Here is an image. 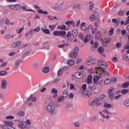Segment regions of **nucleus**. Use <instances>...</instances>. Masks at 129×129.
<instances>
[{
  "label": "nucleus",
  "instance_id": "f257e3e1",
  "mask_svg": "<svg viewBox=\"0 0 129 129\" xmlns=\"http://www.w3.org/2000/svg\"><path fill=\"white\" fill-rule=\"evenodd\" d=\"M46 110L47 112L50 113L51 115H56L57 114V109L53 105V103H50L49 105H48Z\"/></svg>",
  "mask_w": 129,
  "mask_h": 129
},
{
  "label": "nucleus",
  "instance_id": "f03ea898",
  "mask_svg": "<svg viewBox=\"0 0 129 129\" xmlns=\"http://www.w3.org/2000/svg\"><path fill=\"white\" fill-rule=\"evenodd\" d=\"M14 122L11 121H4V125L2 126L3 129H16L13 126Z\"/></svg>",
  "mask_w": 129,
  "mask_h": 129
},
{
  "label": "nucleus",
  "instance_id": "7ed1b4c3",
  "mask_svg": "<svg viewBox=\"0 0 129 129\" xmlns=\"http://www.w3.org/2000/svg\"><path fill=\"white\" fill-rule=\"evenodd\" d=\"M97 64L98 65V70L100 69V70H102L103 71L104 69H106V68H108V64L105 61L98 60Z\"/></svg>",
  "mask_w": 129,
  "mask_h": 129
},
{
  "label": "nucleus",
  "instance_id": "20e7f679",
  "mask_svg": "<svg viewBox=\"0 0 129 129\" xmlns=\"http://www.w3.org/2000/svg\"><path fill=\"white\" fill-rule=\"evenodd\" d=\"M18 127H19L20 129L30 128V127L28 126L26 121H21L18 123Z\"/></svg>",
  "mask_w": 129,
  "mask_h": 129
},
{
  "label": "nucleus",
  "instance_id": "39448f33",
  "mask_svg": "<svg viewBox=\"0 0 129 129\" xmlns=\"http://www.w3.org/2000/svg\"><path fill=\"white\" fill-rule=\"evenodd\" d=\"M107 92L109 94V98L111 100L113 99L114 97V89L111 87L108 89Z\"/></svg>",
  "mask_w": 129,
  "mask_h": 129
},
{
  "label": "nucleus",
  "instance_id": "423d86ee",
  "mask_svg": "<svg viewBox=\"0 0 129 129\" xmlns=\"http://www.w3.org/2000/svg\"><path fill=\"white\" fill-rule=\"evenodd\" d=\"M9 7L11 8L12 10H14V11H20V10H21L22 9V6L20 4L9 5Z\"/></svg>",
  "mask_w": 129,
  "mask_h": 129
},
{
  "label": "nucleus",
  "instance_id": "0eeeda50",
  "mask_svg": "<svg viewBox=\"0 0 129 129\" xmlns=\"http://www.w3.org/2000/svg\"><path fill=\"white\" fill-rule=\"evenodd\" d=\"M92 100H93V102L96 106H99L100 105H101V103L99 102V98L98 97H93L92 98Z\"/></svg>",
  "mask_w": 129,
  "mask_h": 129
},
{
  "label": "nucleus",
  "instance_id": "6e6552de",
  "mask_svg": "<svg viewBox=\"0 0 129 129\" xmlns=\"http://www.w3.org/2000/svg\"><path fill=\"white\" fill-rule=\"evenodd\" d=\"M8 87V81L6 80H2L1 81V88L2 89H6Z\"/></svg>",
  "mask_w": 129,
  "mask_h": 129
},
{
  "label": "nucleus",
  "instance_id": "1a4fd4ad",
  "mask_svg": "<svg viewBox=\"0 0 129 129\" xmlns=\"http://www.w3.org/2000/svg\"><path fill=\"white\" fill-rule=\"evenodd\" d=\"M35 9H38L37 10V12L39 14H42L43 15H48V12L47 11H43V10H42V9H41V8L37 6V5H35Z\"/></svg>",
  "mask_w": 129,
  "mask_h": 129
},
{
  "label": "nucleus",
  "instance_id": "9d476101",
  "mask_svg": "<svg viewBox=\"0 0 129 129\" xmlns=\"http://www.w3.org/2000/svg\"><path fill=\"white\" fill-rule=\"evenodd\" d=\"M98 13L96 11L94 12V14L92 15L90 17V20L92 22H94V21L96 19V18H98Z\"/></svg>",
  "mask_w": 129,
  "mask_h": 129
},
{
  "label": "nucleus",
  "instance_id": "9b49d317",
  "mask_svg": "<svg viewBox=\"0 0 129 129\" xmlns=\"http://www.w3.org/2000/svg\"><path fill=\"white\" fill-rule=\"evenodd\" d=\"M57 29L61 30V31H69V28L66 27V25H63L62 26L58 25L57 26Z\"/></svg>",
  "mask_w": 129,
  "mask_h": 129
},
{
  "label": "nucleus",
  "instance_id": "f8f14e48",
  "mask_svg": "<svg viewBox=\"0 0 129 129\" xmlns=\"http://www.w3.org/2000/svg\"><path fill=\"white\" fill-rule=\"evenodd\" d=\"M96 61V59L95 58H92L90 59L88 61H87L86 64V65H88V66H90L92 65L93 64H94L95 63V61Z\"/></svg>",
  "mask_w": 129,
  "mask_h": 129
},
{
  "label": "nucleus",
  "instance_id": "ddd939ff",
  "mask_svg": "<svg viewBox=\"0 0 129 129\" xmlns=\"http://www.w3.org/2000/svg\"><path fill=\"white\" fill-rule=\"evenodd\" d=\"M58 92V91L55 89L53 88L51 90V93H52L53 95V98H57V96H58V94H57Z\"/></svg>",
  "mask_w": 129,
  "mask_h": 129
},
{
  "label": "nucleus",
  "instance_id": "4468645a",
  "mask_svg": "<svg viewBox=\"0 0 129 129\" xmlns=\"http://www.w3.org/2000/svg\"><path fill=\"white\" fill-rule=\"evenodd\" d=\"M111 40V38L109 37L108 38H105L104 39V40L102 42V44L103 46H106V44H108L109 42H110V40Z\"/></svg>",
  "mask_w": 129,
  "mask_h": 129
},
{
  "label": "nucleus",
  "instance_id": "2eb2a0df",
  "mask_svg": "<svg viewBox=\"0 0 129 129\" xmlns=\"http://www.w3.org/2000/svg\"><path fill=\"white\" fill-rule=\"evenodd\" d=\"M95 28H94V26H93V25L90 24V25L88 26L87 28V30L89 32V33H93V30H94Z\"/></svg>",
  "mask_w": 129,
  "mask_h": 129
},
{
  "label": "nucleus",
  "instance_id": "dca6fc26",
  "mask_svg": "<svg viewBox=\"0 0 129 129\" xmlns=\"http://www.w3.org/2000/svg\"><path fill=\"white\" fill-rule=\"evenodd\" d=\"M75 76L76 78H78V79H80L83 77V75L80 72L76 73Z\"/></svg>",
  "mask_w": 129,
  "mask_h": 129
},
{
  "label": "nucleus",
  "instance_id": "f3484780",
  "mask_svg": "<svg viewBox=\"0 0 129 129\" xmlns=\"http://www.w3.org/2000/svg\"><path fill=\"white\" fill-rule=\"evenodd\" d=\"M87 84H92V75H90L88 76V79H87Z\"/></svg>",
  "mask_w": 129,
  "mask_h": 129
},
{
  "label": "nucleus",
  "instance_id": "a211bd4d",
  "mask_svg": "<svg viewBox=\"0 0 129 129\" xmlns=\"http://www.w3.org/2000/svg\"><path fill=\"white\" fill-rule=\"evenodd\" d=\"M99 114H101V117H103L104 119H109L110 117V116L108 115L105 116V115H104V114H103L102 112H99Z\"/></svg>",
  "mask_w": 129,
  "mask_h": 129
},
{
  "label": "nucleus",
  "instance_id": "6ab92c4d",
  "mask_svg": "<svg viewBox=\"0 0 129 129\" xmlns=\"http://www.w3.org/2000/svg\"><path fill=\"white\" fill-rule=\"evenodd\" d=\"M21 41H18L17 42H15L11 45V48H16L17 47H19V45H21Z\"/></svg>",
  "mask_w": 129,
  "mask_h": 129
},
{
  "label": "nucleus",
  "instance_id": "aec40b11",
  "mask_svg": "<svg viewBox=\"0 0 129 129\" xmlns=\"http://www.w3.org/2000/svg\"><path fill=\"white\" fill-rule=\"evenodd\" d=\"M32 65L33 67H35V68L38 67V66L40 65V62H39V60H33Z\"/></svg>",
  "mask_w": 129,
  "mask_h": 129
},
{
  "label": "nucleus",
  "instance_id": "412c9836",
  "mask_svg": "<svg viewBox=\"0 0 129 129\" xmlns=\"http://www.w3.org/2000/svg\"><path fill=\"white\" fill-rule=\"evenodd\" d=\"M112 22L113 23H115V26L116 27H118L119 25V20H117L115 18H113L112 20Z\"/></svg>",
  "mask_w": 129,
  "mask_h": 129
},
{
  "label": "nucleus",
  "instance_id": "4be33fe9",
  "mask_svg": "<svg viewBox=\"0 0 129 129\" xmlns=\"http://www.w3.org/2000/svg\"><path fill=\"white\" fill-rule=\"evenodd\" d=\"M77 56H78V53L75 51L72 52L70 54L71 58H76Z\"/></svg>",
  "mask_w": 129,
  "mask_h": 129
},
{
  "label": "nucleus",
  "instance_id": "5701e85b",
  "mask_svg": "<svg viewBox=\"0 0 129 129\" xmlns=\"http://www.w3.org/2000/svg\"><path fill=\"white\" fill-rule=\"evenodd\" d=\"M86 25V23L85 22L82 23L81 24V28L82 30H83V31L86 30V26H85Z\"/></svg>",
  "mask_w": 129,
  "mask_h": 129
},
{
  "label": "nucleus",
  "instance_id": "b1692460",
  "mask_svg": "<svg viewBox=\"0 0 129 129\" xmlns=\"http://www.w3.org/2000/svg\"><path fill=\"white\" fill-rule=\"evenodd\" d=\"M88 105L90 106H94L95 105L94 103H93V101L92 100V99H90L88 101Z\"/></svg>",
  "mask_w": 129,
  "mask_h": 129
},
{
  "label": "nucleus",
  "instance_id": "393cba45",
  "mask_svg": "<svg viewBox=\"0 0 129 129\" xmlns=\"http://www.w3.org/2000/svg\"><path fill=\"white\" fill-rule=\"evenodd\" d=\"M88 89L92 91H94L96 89V86H89L88 87Z\"/></svg>",
  "mask_w": 129,
  "mask_h": 129
},
{
  "label": "nucleus",
  "instance_id": "a878e982",
  "mask_svg": "<svg viewBox=\"0 0 129 129\" xmlns=\"http://www.w3.org/2000/svg\"><path fill=\"white\" fill-rule=\"evenodd\" d=\"M90 40V36H89V35H87L86 36L85 39H84V42L85 43H88V42Z\"/></svg>",
  "mask_w": 129,
  "mask_h": 129
},
{
  "label": "nucleus",
  "instance_id": "bb28decb",
  "mask_svg": "<svg viewBox=\"0 0 129 129\" xmlns=\"http://www.w3.org/2000/svg\"><path fill=\"white\" fill-rule=\"evenodd\" d=\"M102 112L106 114H112L111 112L107 109H105L102 110Z\"/></svg>",
  "mask_w": 129,
  "mask_h": 129
},
{
  "label": "nucleus",
  "instance_id": "cd10ccee",
  "mask_svg": "<svg viewBox=\"0 0 129 129\" xmlns=\"http://www.w3.org/2000/svg\"><path fill=\"white\" fill-rule=\"evenodd\" d=\"M68 62L69 65H70V66H73V65L75 64V62L72 59L69 60Z\"/></svg>",
  "mask_w": 129,
  "mask_h": 129
},
{
  "label": "nucleus",
  "instance_id": "c85d7f7f",
  "mask_svg": "<svg viewBox=\"0 0 129 129\" xmlns=\"http://www.w3.org/2000/svg\"><path fill=\"white\" fill-rule=\"evenodd\" d=\"M72 35L74 36V37H76V36L78 35V32L77 31V30H74L72 32Z\"/></svg>",
  "mask_w": 129,
  "mask_h": 129
},
{
  "label": "nucleus",
  "instance_id": "c756f323",
  "mask_svg": "<svg viewBox=\"0 0 129 129\" xmlns=\"http://www.w3.org/2000/svg\"><path fill=\"white\" fill-rule=\"evenodd\" d=\"M98 51L101 54V53L104 52V48H103V47L102 46H100L98 49Z\"/></svg>",
  "mask_w": 129,
  "mask_h": 129
},
{
  "label": "nucleus",
  "instance_id": "7c9ffc66",
  "mask_svg": "<svg viewBox=\"0 0 129 129\" xmlns=\"http://www.w3.org/2000/svg\"><path fill=\"white\" fill-rule=\"evenodd\" d=\"M63 70H59L57 72V76L58 77H60V76H61L62 74H63Z\"/></svg>",
  "mask_w": 129,
  "mask_h": 129
},
{
  "label": "nucleus",
  "instance_id": "2f4dec72",
  "mask_svg": "<svg viewBox=\"0 0 129 129\" xmlns=\"http://www.w3.org/2000/svg\"><path fill=\"white\" fill-rule=\"evenodd\" d=\"M17 115L18 116H24L25 115V112L24 111H19L17 113Z\"/></svg>",
  "mask_w": 129,
  "mask_h": 129
},
{
  "label": "nucleus",
  "instance_id": "473e14b6",
  "mask_svg": "<svg viewBox=\"0 0 129 129\" xmlns=\"http://www.w3.org/2000/svg\"><path fill=\"white\" fill-rule=\"evenodd\" d=\"M33 32H36V33H38L41 31V28L40 27H36L33 29Z\"/></svg>",
  "mask_w": 129,
  "mask_h": 129
},
{
  "label": "nucleus",
  "instance_id": "72a5a7b5",
  "mask_svg": "<svg viewBox=\"0 0 129 129\" xmlns=\"http://www.w3.org/2000/svg\"><path fill=\"white\" fill-rule=\"evenodd\" d=\"M5 24H6V25H8V26H9V25H11V26H13V25H14V23H11L10 22V20H9V19H7L6 20V22H5Z\"/></svg>",
  "mask_w": 129,
  "mask_h": 129
},
{
  "label": "nucleus",
  "instance_id": "f704fd0d",
  "mask_svg": "<svg viewBox=\"0 0 129 129\" xmlns=\"http://www.w3.org/2000/svg\"><path fill=\"white\" fill-rule=\"evenodd\" d=\"M43 73H48L49 72V67H45L42 70Z\"/></svg>",
  "mask_w": 129,
  "mask_h": 129
},
{
  "label": "nucleus",
  "instance_id": "c9c22d12",
  "mask_svg": "<svg viewBox=\"0 0 129 129\" xmlns=\"http://www.w3.org/2000/svg\"><path fill=\"white\" fill-rule=\"evenodd\" d=\"M49 28L51 31H54L56 28V25H49Z\"/></svg>",
  "mask_w": 129,
  "mask_h": 129
},
{
  "label": "nucleus",
  "instance_id": "e433bc0d",
  "mask_svg": "<svg viewBox=\"0 0 129 129\" xmlns=\"http://www.w3.org/2000/svg\"><path fill=\"white\" fill-rule=\"evenodd\" d=\"M22 10H23V11H26V12H34V10L27 9V7L26 6H23L22 7Z\"/></svg>",
  "mask_w": 129,
  "mask_h": 129
},
{
  "label": "nucleus",
  "instance_id": "4c0bfd02",
  "mask_svg": "<svg viewBox=\"0 0 129 129\" xmlns=\"http://www.w3.org/2000/svg\"><path fill=\"white\" fill-rule=\"evenodd\" d=\"M104 106L106 108H110V107H111V104H108L107 103H105Z\"/></svg>",
  "mask_w": 129,
  "mask_h": 129
},
{
  "label": "nucleus",
  "instance_id": "58836bf2",
  "mask_svg": "<svg viewBox=\"0 0 129 129\" xmlns=\"http://www.w3.org/2000/svg\"><path fill=\"white\" fill-rule=\"evenodd\" d=\"M105 84H109L111 82V80L109 79H106L104 81Z\"/></svg>",
  "mask_w": 129,
  "mask_h": 129
},
{
  "label": "nucleus",
  "instance_id": "ea45409f",
  "mask_svg": "<svg viewBox=\"0 0 129 129\" xmlns=\"http://www.w3.org/2000/svg\"><path fill=\"white\" fill-rule=\"evenodd\" d=\"M7 74H8V72L7 71H3L0 72L1 76H5V75H7Z\"/></svg>",
  "mask_w": 129,
  "mask_h": 129
},
{
  "label": "nucleus",
  "instance_id": "a19ab883",
  "mask_svg": "<svg viewBox=\"0 0 129 129\" xmlns=\"http://www.w3.org/2000/svg\"><path fill=\"white\" fill-rule=\"evenodd\" d=\"M98 80H99V77H98V76H95L93 79V82L94 83H97Z\"/></svg>",
  "mask_w": 129,
  "mask_h": 129
},
{
  "label": "nucleus",
  "instance_id": "79ce46f5",
  "mask_svg": "<svg viewBox=\"0 0 129 129\" xmlns=\"http://www.w3.org/2000/svg\"><path fill=\"white\" fill-rule=\"evenodd\" d=\"M92 94V92H91L90 91H87V94L85 95L86 97L87 98H89V96H90V95H91Z\"/></svg>",
  "mask_w": 129,
  "mask_h": 129
},
{
  "label": "nucleus",
  "instance_id": "37998d69",
  "mask_svg": "<svg viewBox=\"0 0 129 129\" xmlns=\"http://www.w3.org/2000/svg\"><path fill=\"white\" fill-rule=\"evenodd\" d=\"M68 96V91H64L63 93L62 97H63L64 98H66Z\"/></svg>",
  "mask_w": 129,
  "mask_h": 129
},
{
  "label": "nucleus",
  "instance_id": "c03bdc74",
  "mask_svg": "<svg viewBox=\"0 0 129 129\" xmlns=\"http://www.w3.org/2000/svg\"><path fill=\"white\" fill-rule=\"evenodd\" d=\"M64 98L63 96L59 97L57 98V101H58V102H62V101L64 100Z\"/></svg>",
  "mask_w": 129,
  "mask_h": 129
},
{
  "label": "nucleus",
  "instance_id": "a18cd8bd",
  "mask_svg": "<svg viewBox=\"0 0 129 129\" xmlns=\"http://www.w3.org/2000/svg\"><path fill=\"white\" fill-rule=\"evenodd\" d=\"M53 35L56 36H60V31L57 30L54 31L53 32Z\"/></svg>",
  "mask_w": 129,
  "mask_h": 129
},
{
  "label": "nucleus",
  "instance_id": "49530a36",
  "mask_svg": "<svg viewBox=\"0 0 129 129\" xmlns=\"http://www.w3.org/2000/svg\"><path fill=\"white\" fill-rule=\"evenodd\" d=\"M80 8V4H75L73 6V9H79Z\"/></svg>",
  "mask_w": 129,
  "mask_h": 129
},
{
  "label": "nucleus",
  "instance_id": "de8ad7c7",
  "mask_svg": "<svg viewBox=\"0 0 129 129\" xmlns=\"http://www.w3.org/2000/svg\"><path fill=\"white\" fill-rule=\"evenodd\" d=\"M128 85L129 83L128 82H125L122 84V87H123V88H126V87H128Z\"/></svg>",
  "mask_w": 129,
  "mask_h": 129
},
{
  "label": "nucleus",
  "instance_id": "09e8293b",
  "mask_svg": "<svg viewBox=\"0 0 129 129\" xmlns=\"http://www.w3.org/2000/svg\"><path fill=\"white\" fill-rule=\"evenodd\" d=\"M124 104L126 107H128L129 106V100H126L124 103Z\"/></svg>",
  "mask_w": 129,
  "mask_h": 129
},
{
  "label": "nucleus",
  "instance_id": "8fccbe9b",
  "mask_svg": "<svg viewBox=\"0 0 129 129\" xmlns=\"http://www.w3.org/2000/svg\"><path fill=\"white\" fill-rule=\"evenodd\" d=\"M47 25L44 24L43 26L41 28V31L42 32L44 31L45 30H47Z\"/></svg>",
  "mask_w": 129,
  "mask_h": 129
},
{
  "label": "nucleus",
  "instance_id": "3c124183",
  "mask_svg": "<svg viewBox=\"0 0 129 129\" xmlns=\"http://www.w3.org/2000/svg\"><path fill=\"white\" fill-rule=\"evenodd\" d=\"M66 34V31H59V36H65Z\"/></svg>",
  "mask_w": 129,
  "mask_h": 129
},
{
  "label": "nucleus",
  "instance_id": "603ef678",
  "mask_svg": "<svg viewBox=\"0 0 129 129\" xmlns=\"http://www.w3.org/2000/svg\"><path fill=\"white\" fill-rule=\"evenodd\" d=\"M21 63H22V60L20 59L19 60H17L16 62H15V65L16 66H19V65H20Z\"/></svg>",
  "mask_w": 129,
  "mask_h": 129
},
{
  "label": "nucleus",
  "instance_id": "864d4df0",
  "mask_svg": "<svg viewBox=\"0 0 129 129\" xmlns=\"http://www.w3.org/2000/svg\"><path fill=\"white\" fill-rule=\"evenodd\" d=\"M16 54H18V52L12 51L9 54V56H14L16 55Z\"/></svg>",
  "mask_w": 129,
  "mask_h": 129
},
{
  "label": "nucleus",
  "instance_id": "5fc2aeb1",
  "mask_svg": "<svg viewBox=\"0 0 129 129\" xmlns=\"http://www.w3.org/2000/svg\"><path fill=\"white\" fill-rule=\"evenodd\" d=\"M89 8L90 11L93 10V3H92V2L90 3Z\"/></svg>",
  "mask_w": 129,
  "mask_h": 129
},
{
  "label": "nucleus",
  "instance_id": "6e6d98bb",
  "mask_svg": "<svg viewBox=\"0 0 129 129\" xmlns=\"http://www.w3.org/2000/svg\"><path fill=\"white\" fill-rule=\"evenodd\" d=\"M114 32V29H113V28L111 29L110 30L109 32V35L110 36H111L112 35H113Z\"/></svg>",
  "mask_w": 129,
  "mask_h": 129
},
{
  "label": "nucleus",
  "instance_id": "4d7b16f0",
  "mask_svg": "<svg viewBox=\"0 0 129 129\" xmlns=\"http://www.w3.org/2000/svg\"><path fill=\"white\" fill-rule=\"evenodd\" d=\"M96 119H97V118L95 116V117H92L90 119V121H91L92 122H93V121H95V120H96Z\"/></svg>",
  "mask_w": 129,
  "mask_h": 129
},
{
  "label": "nucleus",
  "instance_id": "13d9d810",
  "mask_svg": "<svg viewBox=\"0 0 129 129\" xmlns=\"http://www.w3.org/2000/svg\"><path fill=\"white\" fill-rule=\"evenodd\" d=\"M23 30H24V28H21L20 29H17L16 32L17 33H18V34H21V33L23 32Z\"/></svg>",
  "mask_w": 129,
  "mask_h": 129
},
{
  "label": "nucleus",
  "instance_id": "bf43d9fd",
  "mask_svg": "<svg viewBox=\"0 0 129 129\" xmlns=\"http://www.w3.org/2000/svg\"><path fill=\"white\" fill-rule=\"evenodd\" d=\"M14 118H15V117L12 115H9L6 117V119H14Z\"/></svg>",
  "mask_w": 129,
  "mask_h": 129
},
{
  "label": "nucleus",
  "instance_id": "052dcab7",
  "mask_svg": "<svg viewBox=\"0 0 129 129\" xmlns=\"http://www.w3.org/2000/svg\"><path fill=\"white\" fill-rule=\"evenodd\" d=\"M127 92H128V90H127V89L123 90L122 91V94H123V95H124V94H126Z\"/></svg>",
  "mask_w": 129,
  "mask_h": 129
},
{
  "label": "nucleus",
  "instance_id": "680f3d73",
  "mask_svg": "<svg viewBox=\"0 0 129 129\" xmlns=\"http://www.w3.org/2000/svg\"><path fill=\"white\" fill-rule=\"evenodd\" d=\"M93 48H95L97 49V48H98V42H95V43L94 44Z\"/></svg>",
  "mask_w": 129,
  "mask_h": 129
},
{
  "label": "nucleus",
  "instance_id": "e2e57ef3",
  "mask_svg": "<svg viewBox=\"0 0 129 129\" xmlns=\"http://www.w3.org/2000/svg\"><path fill=\"white\" fill-rule=\"evenodd\" d=\"M103 71V74H104V75H105V76H108L109 75V73L107 72L106 71H105L104 70Z\"/></svg>",
  "mask_w": 129,
  "mask_h": 129
},
{
  "label": "nucleus",
  "instance_id": "0e129e2a",
  "mask_svg": "<svg viewBox=\"0 0 129 129\" xmlns=\"http://www.w3.org/2000/svg\"><path fill=\"white\" fill-rule=\"evenodd\" d=\"M123 58L124 60H126V61H128L129 60V56H127V55H125L123 57Z\"/></svg>",
  "mask_w": 129,
  "mask_h": 129
},
{
  "label": "nucleus",
  "instance_id": "69168bd1",
  "mask_svg": "<svg viewBox=\"0 0 129 129\" xmlns=\"http://www.w3.org/2000/svg\"><path fill=\"white\" fill-rule=\"evenodd\" d=\"M44 34H50V30L49 29H45L44 31H43Z\"/></svg>",
  "mask_w": 129,
  "mask_h": 129
},
{
  "label": "nucleus",
  "instance_id": "338daca9",
  "mask_svg": "<svg viewBox=\"0 0 129 129\" xmlns=\"http://www.w3.org/2000/svg\"><path fill=\"white\" fill-rule=\"evenodd\" d=\"M118 15L120 17H122V16H123V12H122V11H119Z\"/></svg>",
  "mask_w": 129,
  "mask_h": 129
},
{
  "label": "nucleus",
  "instance_id": "774afa93",
  "mask_svg": "<svg viewBox=\"0 0 129 129\" xmlns=\"http://www.w3.org/2000/svg\"><path fill=\"white\" fill-rule=\"evenodd\" d=\"M71 24H73V21H69L66 22V25H71Z\"/></svg>",
  "mask_w": 129,
  "mask_h": 129
}]
</instances>
